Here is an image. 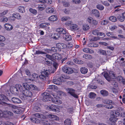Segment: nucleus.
<instances>
[{"label":"nucleus","instance_id":"f257e3e1","mask_svg":"<svg viewBox=\"0 0 125 125\" xmlns=\"http://www.w3.org/2000/svg\"><path fill=\"white\" fill-rule=\"evenodd\" d=\"M104 76L106 79L108 81L111 80V78L113 79H115L116 78V76L114 73L112 71L109 72V75L107 73H105ZM117 79L120 83L122 81L123 79L122 77L120 76H119L116 78Z\"/></svg>","mask_w":125,"mask_h":125},{"label":"nucleus","instance_id":"f03ea898","mask_svg":"<svg viewBox=\"0 0 125 125\" xmlns=\"http://www.w3.org/2000/svg\"><path fill=\"white\" fill-rule=\"evenodd\" d=\"M11 92L15 95H17L19 94H20L22 91V87L19 84H16L15 86H11L10 88Z\"/></svg>","mask_w":125,"mask_h":125},{"label":"nucleus","instance_id":"7ed1b4c3","mask_svg":"<svg viewBox=\"0 0 125 125\" xmlns=\"http://www.w3.org/2000/svg\"><path fill=\"white\" fill-rule=\"evenodd\" d=\"M30 120L32 122L36 123H38L40 122L44 125H52V120H47L45 118L41 119L40 121L35 118H31Z\"/></svg>","mask_w":125,"mask_h":125},{"label":"nucleus","instance_id":"20e7f679","mask_svg":"<svg viewBox=\"0 0 125 125\" xmlns=\"http://www.w3.org/2000/svg\"><path fill=\"white\" fill-rule=\"evenodd\" d=\"M0 104L4 105L7 106V108L11 109L13 112L15 114H18L20 113V111L18 109V107L6 103L4 101H0Z\"/></svg>","mask_w":125,"mask_h":125},{"label":"nucleus","instance_id":"39448f33","mask_svg":"<svg viewBox=\"0 0 125 125\" xmlns=\"http://www.w3.org/2000/svg\"><path fill=\"white\" fill-rule=\"evenodd\" d=\"M32 93L28 90H23L20 94L21 99L24 100L27 98V97H31L32 95Z\"/></svg>","mask_w":125,"mask_h":125},{"label":"nucleus","instance_id":"423d86ee","mask_svg":"<svg viewBox=\"0 0 125 125\" xmlns=\"http://www.w3.org/2000/svg\"><path fill=\"white\" fill-rule=\"evenodd\" d=\"M50 71L46 69H44L43 71L41 72V74L39 75V78L42 80H45L48 77Z\"/></svg>","mask_w":125,"mask_h":125},{"label":"nucleus","instance_id":"0eeeda50","mask_svg":"<svg viewBox=\"0 0 125 125\" xmlns=\"http://www.w3.org/2000/svg\"><path fill=\"white\" fill-rule=\"evenodd\" d=\"M51 95H52L53 97L52 98V102L54 104H62V102L60 100L59 97L57 96H55L54 94L51 93Z\"/></svg>","mask_w":125,"mask_h":125},{"label":"nucleus","instance_id":"6e6552de","mask_svg":"<svg viewBox=\"0 0 125 125\" xmlns=\"http://www.w3.org/2000/svg\"><path fill=\"white\" fill-rule=\"evenodd\" d=\"M42 100L44 102H48L52 100V98L50 97V95L48 93L45 92L43 94Z\"/></svg>","mask_w":125,"mask_h":125},{"label":"nucleus","instance_id":"1a4fd4ad","mask_svg":"<svg viewBox=\"0 0 125 125\" xmlns=\"http://www.w3.org/2000/svg\"><path fill=\"white\" fill-rule=\"evenodd\" d=\"M104 102L107 104L105 105L106 108L108 109H111L113 107V106L111 104H113L114 103L111 100L105 99Z\"/></svg>","mask_w":125,"mask_h":125},{"label":"nucleus","instance_id":"9d476101","mask_svg":"<svg viewBox=\"0 0 125 125\" xmlns=\"http://www.w3.org/2000/svg\"><path fill=\"white\" fill-rule=\"evenodd\" d=\"M67 92L71 95L76 98H78V96L75 93V90L74 89L70 88H68L66 89Z\"/></svg>","mask_w":125,"mask_h":125},{"label":"nucleus","instance_id":"9b49d317","mask_svg":"<svg viewBox=\"0 0 125 125\" xmlns=\"http://www.w3.org/2000/svg\"><path fill=\"white\" fill-rule=\"evenodd\" d=\"M62 70L64 73L68 74H71L73 72L72 69L70 68L63 67L62 68Z\"/></svg>","mask_w":125,"mask_h":125},{"label":"nucleus","instance_id":"f8f14e48","mask_svg":"<svg viewBox=\"0 0 125 125\" xmlns=\"http://www.w3.org/2000/svg\"><path fill=\"white\" fill-rule=\"evenodd\" d=\"M4 115L11 116L13 115V113L12 112L9 111H2L0 110V117L3 116Z\"/></svg>","mask_w":125,"mask_h":125},{"label":"nucleus","instance_id":"ddd939ff","mask_svg":"<svg viewBox=\"0 0 125 125\" xmlns=\"http://www.w3.org/2000/svg\"><path fill=\"white\" fill-rule=\"evenodd\" d=\"M14 17L18 20L21 19V17L19 14L15 13L13 14L12 16L10 17L9 19L11 20L14 21L15 20L13 18Z\"/></svg>","mask_w":125,"mask_h":125},{"label":"nucleus","instance_id":"4468645a","mask_svg":"<svg viewBox=\"0 0 125 125\" xmlns=\"http://www.w3.org/2000/svg\"><path fill=\"white\" fill-rule=\"evenodd\" d=\"M70 29L71 31H76L79 30V28L77 24H72L70 26Z\"/></svg>","mask_w":125,"mask_h":125},{"label":"nucleus","instance_id":"2eb2a0df","mask_svg":"<svg viewBox=\"0 0 125 125\" xmlns=\"http://www.w3.org/2000/svg\"><path fill=\"white\" fill-rule=\"evenodd\" d=\"M53 59L54 60H61L62 57L60 54L58 53H54L52 54Z\"/></svg>","mask_w":125,"mask_h":125},{"label":"nucleus","instance_id":"dca6fc26","mask_svg":"<svg viewBox=\"0 0 125 125\" xmlns=\"http://www.w3.org/2000/svg\"><path fill=\"white\" fill-rule=\"evenodd\" d=\"M53 83L56 84H60V82H63V78L62 77L58 78V80L53 79L52 81Z\"/></svg>","mask_w":125,"mask_h":125},{"label":"nucleus","instance_id":"f3484780","mask_svg":"<svg viewBox=\"0 0 125 125\" xmlns=\"http://www.w3.org/2000/svg\"><path fill=\"white\" fill-rule=\"evenodd\" d=\"M56 31L60 34H65L66 33L65 30L62 28H57L56 29Z\"/></svg>","mask_w":125,"mask_h":125},{"label":"nucleus","instance_id":"a211bd4d","mask_svg":"<svg viewBox=\"0 0 125 125\" xmlns=\"http://www.w3.org/2000/svg\"><path fill=\"white\" fill-rule=\"evenodd\" d=\"M4 26L5 28L7 31H10L11 30L13 29L12 26L8 23H5L4 24Z\"/></svg>","mask_w":125,"mask_h":125},{"label":"nucleus","instance_id":"6ab92c4d","mask_svg":"<svg viewBox=\"0 0 125 125\" xmlns=\"http://www.w3.org/2000/svg\"><path fill=\"white\" fill-rule=\"evenodd\" d=\"M48 117L50 119H52L56 120H58L59 118L56 115L52 114H50L48 115Z\"/></svg>","mask_w":125,"mask_h":125},{"label":"nucleus","instance_id":"aec40b11","mask_svg":"<svg viewBox=\"0 0 125 125\" xmlns=\"http://www.w3.org/2000/svg\"><path fill=\"white\" fill-rule=\"evenodd\" d=\"M56 47L58 48L64 49L66 48L65 44L61 43H58L56 44Z\"/></svg>","mask_w":125,"mask_h":125},{"label":"nucleus","instance_id":"412c9836","mask_svg":"<svg viewBox=\"0 0 125 125\" xmlns=\"http://www.w3.org/2000/svg\"><path fill=\"white\" fill-rule=\"evenodd\" d=\"M92 14L96 17H98L100 16V13L99 11L96 10H94L92 11Z\"/></svg>","mask_w":125,"mask_h":125},{"label":"nucleus","instance_id":"4be33fe9","mask_svg":"<svg viewBox=\"0 0 125 125\" xmlns=\"http://www.w3.org/2000/svg\"><path fill=\"white\" fill-rule=\"evenodd\" d=\"M11 100L14 103L19 104L21 102V101L20 99L16 97L12 98Z\"/></svg>","mask_w":125,"mask_h":125},{"label":"nucleus","instance_id":"5701e85b","mask_svg":"<svg viewBox=\"0 0 125 125\" xmlns=\"http://www.w3.org/2000/svg\"><path fill=\"white\" fill-rule=\"evenodd\" d=\"M83 51L84 52L90 53H93L94 52V51L93 50L87 48L84 49Z\"/></svg>","mask_w":125,"mask_h":125},{"label":"nucleus","instance_id":"b1692460","mask_svg":"<svg viewBox=\"0 0 125 125\" xmlns=\"http://www.w3.org/2000/svg\"><path fill=\"white\" fill-rule=\"evenodd\" d=\"M29 89L31 90H34L36 91H38L39 90V88H37L35 85L32 84L30 85Z\"/></svg>","mask_w":125,"mask_h":125},{"label":"nucleus","instance_id":"393cba45","mask_svg":"<svg viewBox=\"0 0 125 125\" xmlns=\"http://www.w3.org/2000/svg\"><path fill=\"white\" fill-rule=\"evenodd\" d=\"M117 119V118L115 116H114V115H112L110 118V120L112 122L115 123Z\"/></svg>","mask_w":125,"mask_h":125},{"label":"nucleus","instance_id":"a878e982","mask_svg":"<svg viewBox=\"0 0 125 125\" xmlns=\"http://www.w3.org/2000/svg\"><path fill=\"white\" fill-rule=\"evenodd\" d=\"M33 115L35 117L41 118H42V119L45 118L46 117L45 116L41 114H39L38 113H36L34 114Z\"/></svg>","mask_w":125,"mask_h":125},{"label":"nucleus","instance_id":"bb28decb","mask_svg":"<svg viewBox=\"0 0 125 125\" xmlns=\"http://www.w3.org/2000/svg\"><path fill=\"white\" fill-rule=\"evenodd\" d=\"M64 106L65 108H66L69 112H71L73 110V108L70 107L69 105L65 104Z\"/></svg>","mask_w":125,"mask_h":125},{"label":"nucleus","instance_id":"cd10ccee","mask_svg":"<svg viewBox=\"0 0 125 125\" xmlns=\"http://www.w3.org/2000/svg\"><path fill=\"white\" fill-rule=\"evenodd\" d=\"M49 20L52 21H54L57 20V18L56 16L54 15H52L48 19Z\"/></svg>","mask_w":125,"mask_h":125},{"label":"nucleus","instance_id":"c85d7f7f","mask_svg":"<svg viewBox=\"0 0 125 125\" xmlns=\"http://www.w3.org/2000/svg\"><path fill=\"white\" fill-rule=\"evenodd\" d=\"M50 24L48 23H42L40 24L39 26L41 28H45L47 26L50 25Z\"/></svg>","mask_w":125,"mask_h":125},{"label":"nucleus","instance_id":"c756f323","mask_svg":"<svg viewBox=\"0 0 125 125\" xmlns=\"http://www.w3.org/2000/svg\"><path fill=\"white\" fill-rule=\"evenodd\" d=\"M65 39L67 41H70L72 39V37L69 34L66 33L65 34Z\"/></svg>","mask_w":125,"mask_h":125},{"label":"nucleus","instance_id":"7c9ffc66","mask_svg":"<svg viewBox=\"0 0 125 125\" xmlns=\"http://www.w3.org/2000/svg\"><path fill=\"white\" fill-rule=\"evenodd\" d=\"M89 29V25L87 24H85L83 25V29L84 31H87Z\"/></svg>","mask_w":125,"mask_h":125},{"label":"nucleus","instance_id":"2f4dec72","mask_svg":"<svg viewBox=\"0 0 125 125\" xmlns=\"http://www.w3.org/2000/svg\"><path fill=\"white\" fill-rule=\"evenodd\" d=\"M56 107V105H52L51 106L49 105L47 107V109L49 111H53V109H55Z\"/></svg>","mask_w":125,"mask_h":125},{"label":"nucleus","instance_id":"473e14b6","mask_svg":"<svg viewBox=\"0 0 125 125\" xmlns=\"http://www.w3.org/2000/svg\"><path fill=\"white\" fill-rule=\"evenodd\" d=\"M101 94L104 96H106L108 94V93L107 91L105 90H102L100 91Z\"/></svg>","mask_w":125,"mask_h":125},{"label":"nucleus","instance_id":"72a5a7b5","mask_svg":"<svg viewBox=\"0 0 125 125\" xmlns=\"http://www.w3.org/2000/svg\"><path fill=\"white\" fill-rule=\"evenodd\" d=\"M53 11V9L51 7L47 8L46 10V12L47 13H52Z\"/></svg>","mask_w":125,"mask_h":125},{"label":"nucleus","instance_id":"f704fd0d","mask_svg":"<svg viewBox=\"0 0 125 125\" xmlns=\"http://www.w3.org/2000/svg\"><path fill=\"white\" fill-rule=\"evenodd\" d=\"M62 107L61 106H58L56 105V107L55 108V109H53V111L58 113L60 111V109L62 108Z\"/></svg>","mask_w":125,"mask_h":125},{"label":"nucleus","instance_id":"c9c22d12","mask_svg":"<svg viewBox=\"0 0 125 125\" xmlns=\"http://www.w3.org/2000/svg\"><path fill=\"white\" fill-rule=\"evenodd\" d=\"M0 125H13V123L9 122H0Z\"/></svg>","mask_w":125,"mask_h":125},{"label":"nucleus","instance_id":"e433bc0d","mask_svg":"<svg viewBox=\"0 0 125 125\" xmlns=\"http://www.w3.org/2000/svg\"><path fill=\"white\" fill-rule=\"evenodd\" d=\"M18 10L20 13H23L25 12L24 7L22 6H20L18 7Z\"/></svg>","mask_w":125,"mask_h":125},{"label":"nucleus","instance_id":"4c0bfd02","mask_svg":"<svg viewBox=\"0 0 125 125\" xmlns=\"http://www.w3.org/2000/svg\"><path fill=\"white\" fill-rule=\"evenodd\" d=\"M80 71L82 73L85 74L87 72L88 70L85 67H82L81 68Z\"/></svg>","mask_w":125,"mask_h":125},{"label":"nucleus","instance_id":"58836bf2","mask_svg":"<svg viewBox=\"0 0 125 125\" xmlns=\"http://www.w3.org/2000/svg\"><path fill=\"white\" fill-rule=\"evenodd\" d=\"M32 77L34 79H32V80H34L36 81H37V80L39 78V75L35 73H33L32 75Z\"/></svg>","mask_w":125,"mask_h":125},{"label":"nucleus","instance_id":"ea45409f","mask_svg":"<svg viewBox=\"0 0 125 125\" xmlns=\"http://www.w3.org/2000/svg\"><path fill=\"white\" fill-rule=\"evenodd\" d=\"M39 1L40 3L44 4L46 2L49 4H51L52 3L51 0H40Z\"/></svg>","mask_w":125,"mask_h":125},{"label":"nucleus","instance_id":"a19ab883","mask_svg":"<svg viewBox=\"0 0 125 125\" xmlns=\"http://www.w3.org/2000/svg\"><path fill=\"white\" fill-rule=\"evenodd\" d=\"M83 57L87 59H91L92 58V57L91 55L87 54H84L83 56Z\"/></svg>","mask_w":125,"mask_h":125},{"label":"nucleus","instance_id":"79ce46f5","mask_svg":"<svg viewBox=\"0 0 125 125\" xmlns=\"http://www.w3.org/2000/svg\"><path fill=\"white\" fill-rule=\"evenodd\" d=\"M49 88L50 89L54 90L56 91V90H58L57 86L53 85H49Z\"/></svg>","mask_w":125,"mask_h":125},{"label":"nucleus","instance_id":"37998d69","mask_svg":"<svg viewBox=\"0 0 125 125\" xmlns=\"http://www.w3.org/2000/svg\"><path fill=\"white\" fill-rule=\"evenodd\" d=\"M7 97L3 94L0 95V100L6 101L7 100Z\"/></svg>","mask_w":125,"mask_h":125},{"label":"nucleus","instance_id":"c03bdc74","mask_svg":"<svg viewBox=\"0 0 125 125\" xmlns=\"http://www.w3.org/2000/svg\"><path fill=\"white\" fill-rule=\"evenodd\" d=\"M71 121L69 119L66 120L64 122L65 125H71Z\"/></svg>","mask_w":125,"mask_h":125},{"label":"nucleus","instance_id":"a18cd8bd","mask_svg":"<svg viewBox=\"0 0 125 125\" xmlns=\"http://www.w3.org/2000/svg\"><path fill=\"white\" fill-rule=\"evenodd\" d=\"M23 86L25 89V90H29L30 85H29L26 83H23L22 84Z\"/></svg>","mask_w":125,"mask_h":125},{"label":"nucleus","instance_id":"49530a36","mask_svg":"<svg viewBox=\"0 0 125 125\" xmlns=\"http://www.w3.org/2000/svg\"><path fill=\"white\" fill-rule=\"evenodd\" d=\"M109 19L110 21L113 22H115L117 21L116 18L115 17L113 16L109 17Z\"/></svg>","mask_w":125,"mask_h":125},{"label":"nucleus","instance_id":"de8ad7c7","mask_svg":"<svg viewBox=\"0 0 125 125\" xmlns=\"http://www.w3.org/2000/svg\"><path fill=\"white\" fill-rule=\"evenodd\" d=\"M96 95L95 94L93 93H91L89 94V96L90 98L94 99Z\"/></svg>","mask_w":125,"mask_h":125},{"label":"nucleus","instance_id":"09e8293b","mask_svg":"<svg viewBox=\"0 0 125 125\" xmlns=\"http://www.w3.org/2000/svg\"><path fill=\"white\" fill-rule=\"evenodd\" d=\"M108 21L107 20H104L102 21L101 22V24L102 25H104L107 24L108 23Z\"/></svg>","mask_w":125,"mask_h":125},{"label":"nucleus","instance_id":"8fccbe9b","mask_svg":"<svg viewBox=\"0 0 125 125\" xmlns=\"http://www.w3.org/2000/svg\"><path fill=\"white\" fill-rule=\"evenodd\" d=\"M73 61L75 63L78 64H82L83 63V61L81 60H78L77 59H75Z\"/></svg>","mask_w":125,"mask_h":125},{"label":"nucleus","instance_id":"3c124183","mask_svg":"<svg viewBox=\"0 0 125 125\" xmlns=\"http://www.w3.org/2000/svg\"><path fill=\"white\" fill-rule=\"evenodd\" d=\"M96 7L97 9L101 10H103L104 8L102 5L100 4L97 5Z\"/></svg>","mask_w":125,"mask_h":125},{"label":"nucleus","instance_id":"603ef678","mask_svg":"<svg viewBox=\"0 0 125 125\" xmlns=\"http://www.w3.org/2000/svg\"><path fill=\"white\" fill-rule=\"evenodd\" d=\"M93 20V19L92 18L90 17L88 18L87 21L88 22H89L90 24L91 25L92 24Z\"/></svg>","mask_w":125,"mask_h":125},{"label":"nucleus","instance_id":"864d4df0","mask_svg":"<svg viewBox=\"0 0 125 125\" xmlns=\"http://www.w3.org/2000/svg\"><path fill=\"white\" fill-rule=\"evenodd\" d=\"M38 8L39 10L42 11L46 8V6L45 5H42L41 6H39Z\"/></svg>","mask_w":125,"mask_h":125},{"label":"nucleus","instance_id":"5fc2aeb1","mask_svg":"<svg viewBox=\"0 0 125 125\" xmlns=\"http://www.w3.org/2000/svg\"><path fill=\"white\" fill-rule=\"evenodd\" d=\"M29 10L30 12L34 14H36L37 13V10L32 8H30L29 9Z\"/></svg>","mask_w":125,"mask_h":125},{"label":"nucleus","instance_id":"6e6d98bb","mask_svg":"<svg viewBox=\"0 0 125 125\" xmlns=\"http://www.w3.org/2000/svg\"><path fill=\"white\" fill-rule=\"evenodd\" d=\"M70 19V18L69 17H64L62 18L61 20L62 21H67Z\"/></svg>","mask_w":125,"mask_h":125},{"label":"nucleus","instance_id":"4d7b16f0","mask_svg":"<svg viewBox=\"0 0 125 125\" xmlns=\"http://www.w3.org/2000/svg\"><path fill=\"white\" fill-rule=\"evenodd\" d=\"M117 18L121 22L123 21L124 20V17H123L120 15L117 16Z\"/></svg>","mask_w":125,"mask_h":125},{"label":"nucleus","instance_id":"13d9d810","mask_svg":"<svg viewBox=\"0 0 125 125\" xmlns=\"http://www.w3.org/2000/svg\"><path fill=\"white\" fill-rule=\"evenodd\" d=\"M109 28L111 31H113L114 30L116 29L117 28V27L115 25H113L110 27Z\"/></svg>","mask_w":125,"mask_h":125},{"label":"nucleus","instance_id":"bf43d9fd","mask_svg":"<svg viewBox=\"0 0 125 125\" xmlns=\"http://www.w3.org/2000/svg\"><path fill=\"white\" fill-rule=\"evenodd\" d=\"M8 20V18L5 17H3L1 20V22H7Z\"/></svg>","mask_w":125,"mask_h":125},{"label":"nucleus","instance_id":"052dcab7","mask_svg":"<svg viewBox=\"0 0 125 125\" xmlns=\"http://www.w3.org/2000/svg\"><path fill=\"white\" fill-rule=\"evenodd\" d=\"M99 33L98 31L96 30H94L93 31L92 33L94 35H98Z\"/></svg>","mask_w":125,"mask_h":125},{"label":"nucleus","instance_id":"680f3d73","mask_svg":"<svg viewBox=\"0 0 125 125\" xmlns=\"http://www.w3.org/2000/svg\"><path fill=\"white\" fill-rule=\"evenodd\" d=\"M46 57L47 58H48V59L50 60H53L52 55V56L49 55L48 54H47L46 55Z\"/></svg>","mask_w":125,"mask_h":125},{"label":"nucleus","instance_id":"e2e57ef3","mask_svg":"<svg viewBox=\"0 0 125 125\" xmlns=\"http://www.w3.org/2000/svg\"><path fill=\"white\" fill-rule=\"evenodd\" d=\"M66 45V48H71L73 46V45L71 43H69Z\"/></svg>","mask_w":125,"mask_h":125},{"label":"nucleus","instance_id":"0e129e2a","mask_svg":"<svg viewBox=\"0 0 125 125\" xmlns=\"http://www.w3.org/2000/svg\"><path fill=\"white\" fill-rule=\"evenodd\" d=\"M8 10H6L4 11L0 15L1 16H4L7 13H8Z\"/></svg>","mask_w":125,"mask_h":125},{"label":"nucleus","instance_id":"69168bd1","mask_svg":"<svg viewBox=\"0 0 125 125\" xmlns=\"http://www.w3.org/2000/svg\"><path fill=\"white\" fill-rule=\"evenodd\" d=\"M73 22L72 21H69L66 22L65 25L67 26H70L72 24Z\"/></svg>","mask_w":125,"mask_h":125},{"label":"nucleus","instance_id":"338daca9","mask_svg":"<svg viewBox=\"0 0 125 125\" xmlns=\"http://www.w3.org/2000/svg\"><path fill=\"white\" fill-rule=\"evenodd\" d=\"M53 65L55 69H56L57 68L58 66V64L55 62H54L53 63Z\"/></svg>","mask_w":125,"mask_h":125},{"label":"nucleus","instance_id":"774afa93","mask_svg":"<svg viewBox=\"0 0 125 125\" xmlns=\"http://www.w3.org/2000/svg\"><path fill=\"white\" fill-rule=\"evenodd\" d=\"M63 4V5L65 7H68L69 5V3L68 2H65L64 1Z\"/></svg>","mask_w":125,"mask_h":125}]
</instances>
